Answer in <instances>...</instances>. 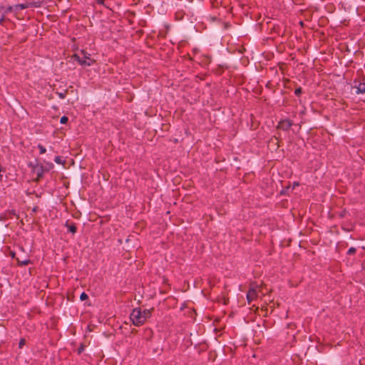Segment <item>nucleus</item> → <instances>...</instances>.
I'll use <instances>...</instances> for the list:
<instances>
[{
  "instance_id": "1",
  "label": "nucleus",
  "mask_w": 365,
  "mask_h": 365,
  "mask_svg": "<svg viewBox=\"0 0 365 365\" xmlns=\"http://www.w3.org/2000/svg\"><path fill=\"white\" fill-rule=\"evenodd\" d=\"M153 310V308L151 309H145L144 310H142L140 307L135 308L133 309L130 318L135 326L140 327L151 317Z\"/></svg>"
},
{
  "instance_id": "2",
  "label": "nucleus",
  "mask_w": 365,
  "mask_h": 365,
  "mask_svg": "<svg viewBox=\"0 0 365 365\" xmlns=\"http://www.w3.org/2000/svg\"><path fill=\"white\" fill-rule=\"evenodd\" d=\"M29 167H31L33 168V172L36 174V181H39L43 175V173L45 171L42 165H34L32 163H29Z\"/></svg>"
},
{
  "instance_id": "3",
  "label": "nucleus",
  "mask_w": 365,
  "mask_h": 365,
  "mask_svg": "<svg viewBox=\"0 0 365 365\" xmlns=\"http://www.w3.org/2000/svg\"><path fill=\"white\" fill-rule=\"evenodd\" d=\"M71 58L74 61H76L79 63V64L82 66H91L95 61L91 59V57H88V61L86 59H83V56L80 57L78 54L74 53L72 55Z\"/></svg>"
},
{
  "instance_id": "4",
  "label": "nucleus",
  "mask_w": 365,
  "mask_h": 365,
  "mask_svg": "<svg viewBox=\"0 0 365 365\" xmlns=\"http://www.w3.org/2000/svg\"><path fill=\"white\" fill-rule=\"evenodd\" d=\"M293 125V122L289 119L281 120L277 126L278 130H282L284 131H287L290 129L292 125Z\"/></svg>"
},
{
  "instance_id": "5",
  "label": "nucleus",
  "mask_w": 365,
  "mask_h": 365,
  "mask_svg": "<svg viewBox=\"0 0 365 365\" xmlns=\"http://www.w3.org/2000/svg\"><path fill=\"white\" fill-rule=\"evenodd\" d=\"M267 146L271 150H277L279 148V140L277 136H272L267 143Z\"/></svg>"
},
{
  "instance_id": "6",
  "label": "nucleus",
  "mask_w": 365,
  "mask_h": 365,
  "mask_svg": "<svg viewBox=\"0 0 365 365\" xmlns=\"http://www.w3.org/2000/svg\"><path fill=\"white\" fill-rule=\"evenodd\" d=\"M354 88H356V93H365V78L361 81H354Z\"/></svg>"
},
{
  "instance_id": "7",
  "label": "nucleus",
  "mask_w": 365,
  "mask_h": 365,
  "mask_svg": "<svg viewBox=\"0 0 365 365\" xmlns=\"http://www.w3.org/2000/svg\"><path fill=\"white\" fill-rule=\"evenodd\" d=\"M257 297V292L255 287H251L249 289L247 293V299L248 304H250L251 302Z\"/></svg>"
},
{
  "instance_id": "8",
  "label": "nucleus",
  "mask_w": 365,
  "mask_h": 365,
  "mask_svg": "<svg viewBox=\"0 0 365 365\" xmlns=\"http://www.w3.org/2000/svg\"><path fill=\"white\" fill-rule=\"evenodd\" d=\"M14 216L16 217V218H19V215L16 213L14 210H8L0 215V220H6L7 219L12 218Z\"/></svg>"
},
{
  "instance_id": "9",
  "label": "nucleus",
  "mask_w": 365,
  "mask_h": 365,
  "mask_svg": "<svg viewBox=\"0 0 365 365\" xmlns=\"http://www.w3.org/2000/svg\"><path fill=\"white\" fill-rule=\"evenodd\" d=\"M35 6V4L34 3H26V4H16L14 6V7L16 9H27L29 8V6Z\"/></svg>"
},
{
  "instance_id": "10",
  "label": "nucleus",
  "mask_w": 365,
  "mask_h": 365,
  "mask_svg": "<svg viewBox=\"0 0 365 365\" xmlns=\"http://www.w3.org/2000/svg\"><path fill=\"white\" fill-rule=\"evenodd\" d=\"M66 226L68 227V231L71 232L72 234H75L77 232V227L75 223L72 222L71 224H68V222H66Z\"/></svg>"
},
{
  "instance_id": "11",
  "label": "nucleus",
  "mask_w": 365,
  "mask_h": 365,
  "mask_svg": "<svg viewBox=\"0 0 365 365\" xmlns=\"http://www.w3.org/2000/svg\"><path fill=\"white\" fill-rule=\"evenodd\" d=\"M72 88L73 86H71L68 88L65 89L63 92H56V93L58 96L60 98L63 99L68 95L69 89Z\"/></svg>"
},
{
  "instance_id": "12",
  "label": "nucleus",
  "mask_w": 365,
  "mask_h": 365,
  "mask_svg": "<svg viewBox=\"0 0 365 365\" xmlns=\"http://www.w3.org/2000/svg\"><path fill=\"white\" fill-rule=\"evenodd\" d=\"M16 260H17V263H18V265L19 266H25V265H28L29 264L31 263V261L29 259H19V258H16Z\"/></svg>"
},
{
  "instance_id": "13",
  "label": "nucleus",
  "mask_w": 365,
  "mask_h": 365,
  "mask_svg": "<svg viewBox=\"0 0 365 365\" xmlns=\"http://www.w3.org/2000/svg\"><path fill=\"white\" fill-rule=\"evenodd\" d=\"M217 280L215 277L214 276H210L208 278V284L210 288H212L216 283Z\"/></svg>"
},
{
  "instance_id": "14",
  "label": "nucleus",
  "mask_w": 365,
  "mask_h": 365,
  "mask_svg": "<svg viewBox=\"0 0 365 365\" xmlns=\"http://www.w3.org/2000/svg\"><path fill=\"white\" fill-rule=\"evenodd\" d=\"M13 9H14V6H9L6 7V9L4 8L3 13H5V15H6L8 13L12 12Z\"/></svg>"
},
{
  "instance_id": "15",
  "label": "nucleus",
  "mask_w": 365,
  "mask_h": 365,
  "mask_svg": "<svg viewBox=\"0 0 365 365\" xmlns=\"http://www.w3.org/2000/svg\"><path fill=\"white\" fill-rule=\"evenodd\" d=\"M356 252V249L355 247H350L348 251H347V255H354Z\"/></svg>"
},
{
  "instance_id": "16",
  "label": "nucleus",
  "mask_w": 365,
  "mask_h": 365,
  "mask_svg": "<svg viewBox=\"0 0 365 365\" xmlns=\"http://www.w3.org/2000/svg\"><path fill=\"white\" fill-rule=\"evenodd\" d=\"M81 53L82 54L83 59H86L87 61H88V57H90V56H91L89 53H88L84 50H81Z\"/></svg>"
},
{
  "instance_id": "17",
  "label": "nucleus",
  "mask_w": 365,
  "mask_h": 365,
  "mask_svg": "<svg viewBox=\"0 0 365 365\" xmlns=\"http://www.w3.org/2000/svg\"><path fill=\"white\" fill-rule=\"evenodd\" d=\"M6 250H8V251H9L8 255H9V256H11L12 258H15V256H16V253H15V252H14V251L11 250H10V248H9V247H6Z\"/></svg>"
},
{
  "instance_id": "18",
  "label": "nucleus",
  "mask_w": 365,
  "mask_h": 365,
  "mask_svg": "<svg viewBox=\"0 0 365 365\" xmlns=\"http://www.w3.org/2000/svg\"><path fill=\"white\" fill-rule=\"evenodd\" d=\"M85 349V346L83 344H81L79 347L77 349V354H81Z\"/></svg>"
},
{
  "instance_id": "19",
  "label": "nucleus",
  "mask_w": 365,
  "mask_h": 365,
  "mask_svg": "<svg viewBox=\"0 0 365 365\" xmlns=\"http://www.w3.org/2000/svg\"><path fill=\"white\" fill-rule=\"evenodd\" d=\"M68 121V118L67 116H62L60 119V122L62 124H66Z\"/></svg>"
},
{
  "instance_id": "20",
  "label": "nucleus",
  "mask_w": 365,
  "mask_h": 365,
  "mask_svg": "<svg viewBox=\"0 0 365 365\" xmlns=\"http://www.w3.org/2000/svg\"><path fill=\"white\" fill-rule=\"evenodd\" d=\"M38 148L39 149L40 154H44L46 151V148L41 144L38 145Z\"/></svg>"
},
{
  "instance_id": "21",
  "label": "nucleus",
  "mask_w": 365,
  "mask_h": 365,
  "mask_svg": "<svg viewBox=\"0 0 365 365\" xmlns=\"http://www.w3.org/2000/svg\"><path fill=\"white\" fill-rule=\"evenodd\" d=\"M88 298V296L86 292H82L81 294L80 295V299L81 301H84V300L87 299Z\"/></svg>"
},
{
  "instance_id": "22",
  "label": "nucleus",
  "mask_w": 365,
  "mask_h": 365,
  "mask_svg": "<svg viewBox=\"0 0 365 365\" xmlns=\"http://www.w3.org/2000/svg\"><path fill=\"white\" fill-rule=\"evenodd\" d=\"M5 16H6V15H5V13H3V12H2V13L1 14V15H0V24H1V25H3V24H4V23L5 20H6V19H5Z\"/></svg>"
},
{
  "instance_id": "23",
  "label": "nucleus",
  "mask_w": 365,
  "mask_h": 365,
  "mask_svg": "<svg viewBox=\"0 0 365 365\" xmlns=\"http://www.w3.org/2000/svg\"><path fill=\"white\" fill-rule=\"evenodd\" d=\"M302 89L301 87L296 88L294 91V93L297 96H299L302 94Z\"/></svg>"
},
{
  "instance_id": "24",
  "label": "nucleus",
  "mask_w": 365,
  "mask_h": 365,
  "mask_svg": "<svg viewBox=\"0 0 365 365\" xmlns=\"http://www.w3.org/2000/svg\"><path fill=\"white\" fill-rule=\"evenodd\" d=\"M54 161L57 164H64V162L62 161L61 158L60 156H56L54 159Z\"/></svg>"
},
{
  "instance_id": "25",
  "label": "nucleus",
  "mask_w": 365,
  "mask_h": 365,
  "mask_svg": "<svg viewBox=\"0 0 365 365\" xmlns=\"http://www.w3.org/2000/svg\"><path fill=\"white\" fill-rule=\"evenodd\" d=\"M25 343H26L25 339H21V340L19 343V347L20 349H21L24 346V345L25 344Z\"/></svg>"
},
{
  "instance_id": "26",
  "label": "nucleus",
  "mask_w": 365,
  "mask_h": 365,
  "mask_svg": "<svg viewBox=\"0 0 365 365\" xmlns=\"http://www.w3.org/2000/svg\"><path fill=\"white\" fill-rule=\"evenodd\" d=\"M346 211L345 210H342L340 213H339V216L340 217H344L346 215Z\"/></svg>"
},
{
  "instance_id": "27",
  "label": "nucleus",
  "mask_w": 365,
  "mask_h": 365,
  "mask_svg": "<svg viewBox=\"0 0 365 365\" xmlns=\"http://www.w3.org/2000/svg\"><path fill=\"white\" fill-rule=\"evenodd\" d=\"M96 2L101 5H104L105 0H95Z\"/></svg>"
},
{
  "instance_id": "28",
  "label": "nucleus",
  "mask_w": 365,
  "mask_h": 365,
  "mask_svg": "<svg viewBox=\"0 0 365 365\" xmlns=\"http://www.w3.org/2000/svg\"><path fill=\"white\" fill-rule=\"evenodd\" d=\"M37 210H38V207H37V206H36V207H34L33 208L32 211H33L34 212H36V211H37Z\"/></svg>"
},
{
  "instance_id": "29",
  "label": "nucleus",
  "mask_w": 365,
  "mask_h": 365,
  "mask_svg": "<svg viewBox=\"0 0 365 365\" xmlns=\"http://www.w3.org/2000/svg\"><path fill=\"white\" fill-rule=\"evenodd\" d=\"M362 268H363V269H365V263L362 264Z\"/></svg>"
},
{
  "instance_id": "30",
  "label": "nucleus",
  "mask_w": 365,
  "mask_h": 365,
  "mask_svg": "<svg viewBox=\"0 0 365 365\" xmlns=\"http://www.w3.org/2000/svg\"><path fill=\"white\" fill-rule=\"evenodd\" d=\"M275 29H276L275 26H273V28L272 29V31H275Z\"/></svg>"
},
{
  "instance_id": "31",
  "label": "nucleus",
  "mask_w": 365,
  "mask_h": 365,
  "mask_svg": "<svg viewBox=\"0 0 365 365\" xmlns=\"http://www.w3.org/2000/svg\"><path fill=\"white\" fill-rule=\"evenodd\" d=\"M342 228H343V230H346V231H349L350 230L349 229H345L344 227H342Z\"/></svg>"
}]
</instances>
